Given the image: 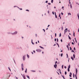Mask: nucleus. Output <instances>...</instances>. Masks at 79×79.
Returning <instances> with one entry per match:
<instances>
[{"mask_svg": "<svg viewBox=\"0 0 79 79\" xmlns=\"http://www.w3.org/2000/svg\"><path fill=\"white\" fill-rule=\"evenodd\" d=\"M36 52H41V50H40V49H37L36 50Z\"/></svg>", "mask_w": 79, "mask_h": 79, "instance_id": "1", "label": "nucleus"}, {"mask_svg": "<svg viewBox=\"0 0 79 79\" xmlns=\"http://www.w3.org/2000/svg\"><path fill=\"white\" fill-rule=\"evenodd\" d=\"M22 76L24 78V79H26V77H25V76H24V75H23L22 74Z\"/></svg>", "mask_w": 79, "mask_h": 79, "instance_id": "2", "label": "nucleus"}, {"mask_svg": "<svg viewBox=\"0 0 79 79\" xmlns=\"http://www.w3.org/2000/svg\"><path fill=\"white\" fill-rule=\"evenodd\" d=\"M54 67L55 68H56V67H57V65L56 64L54 65Z\"/></svg>", "mask_w": 79, "mask_h": 79, "instance_id": "3", "label": "nucleus"}, {"mask_svg": "<svg viewBox=\"0 0 79 79\" xmlns=\"http://www.w3.org/2000/svg\"><path fill=\"white\" fill-rule=\"evenodd\" d=\"M67 31H68V28H66V29L64 30V33H65V32H66Z\"/></svg>", "mask_w": 79, "mask_h": 79, "instance_id": "4", "label": "nucleus"}, {"mask_svg": "<svg viewBox=\"0 0 79 79\" xmlns=\"http://www.w3.org/2000/svg\"><path fill=\"white\" fill-rule=\"evenodd\" d=\"M23 60H24H24H25V56H23Z\"/></svg>", "mask_w": 79, "mask_h": 79, "instance_id": "5", "label": "nucleus"}, {"mask_svg": "<svg viewBox=\"0 0 79 79\" xmlns=\"http://www.w3.org/2000/svg\"><path fill=\"white\" fill-rule=\"evenodd\" d=\"M40 48H42V49H44V48L43 47H42L41 46H40Z\"/></svg>", "mask_w": 79, "mask_h": 79, "instance_id": "6", "label": "nucleus"}, {"mask_svg": "<svg viewBox=\"0 0 79 79\" xmlns=\"http://www.w3.org/2000/svg\"><path fill=\"white\" fill-rule=\"evenodd\" d=\"M23 66H24V65H23V64H21L22 68H23Z\"/></svg>", "mask_w": 79, "mask_h": 79, "instance_id": "7", "label": "nucleus"}, {"mask_svg": "<svg viewBox=\"0 0 79 79\" xmlns=\"http://www.w3.org/2000/svg\"><path fill=\"white\" fill-rule=\"evenodd\" d=\"M68 36L69 37V39L70 40H71V37H70V36H69V35H68Z\"/></svg>", "mask_w": 79, "mask_h": 79, "instance_id": "8", "label": "nucleus"}, {"mask_svg": "<svg viewBox=\"0 0 79 79\" xmlns=\"http://www.w3.org/2000/svg\"><path fill=\"white\" fill-rule=\"evenodd\" d=\"M71 68V66H70V65H69V66L68 68V69H69Z\"/></svg>", "mask_w": 79, "mask_h": 79, "instance_id": "9", "label": "nucleus"}, {"mask_svg": "<svg viewBox=\"0 0 79 79\" xmlns=\"http://www.w3.org/2000/svg\"><path fill=\"white\" fill-rule=\"evenodd\" d=\"M77 69H76V73L77 74Z\"/></svg>", "mask_w": 79, "mask_h": 79, "instance_id": "10", "label": "nucleus"}, {"mask_svg": "<svg viewBox=\"0 0 79 79\" xmlns=\"http://www.w3.org/2000/svg\"><path fill=\"white\" fill-rule=\"evenodd\" d=\"M58 71H60L59 72H60V74H61V70H60V69H58Z\"/></svg>", "mask_w": 79, "mask_h": 79, "instance_id": "11", "label": "nucleus"}, {"mask_svg": "<svg viewBox=\"0 0 79 79\" xmlns=\"http://www.w3.org/2000/svg\"><path fill=\"white\" fill-rule=\"evenodd\" d=\"M73 58H75V55L74 54H73Z\"/></svg>", "mask_w": 79, "mask_h": 79, "instance_id": "12", "label": "nucleus"}, {"mask_svg": "<svg viewBox=\"0 0 79 79\" xmlns=\"http://www.w3.org/2000/svg\"><path fill=\"white\" fill-rule=\"evenodd\" d=\"M27 78H28L29 79H30V78L29 77V76L27 75Z\"/></svg>", "mask_w": 79, "mask_h": 79, "instance_id": "13", "label": "nucleus"}, {"mask_svg": "<svg viewBox=\"0 0 79 79\" xmlns=\"http://www.w3.org/2000/svg\"><path fill=\"white\" fill-rule=\"evenodd\" d=\"M17 33H18V32L17 31H16L14 33V34H17Z\"/></svg>", "mask_w": 79, "mask_h": 79, "instance_id": "14", "label": "nucleus"}, {"mask_svg": "<svg viewBox=\"0 0 79 79\" xmlns=\"http://www.w3.org/2000/svg\"><path fill=\"white\" fill-rule=\"evenodd\" d=\"M71 59H72V60H74V59H73V56H72L71 57Z\"/></svg>", "mask_w": 79, "mask_h": 79, "instance_id": "15", "label": "nucleus"}, {"mask_svg": "<svg viewBox=\"0 0 79 79\" xmlns=\"http://www.w3.org/2000/svg\"><path fill=\"white\" fill-rule=\"evenodd\" d=\"M73 36L74 37V36H75V33H74V31H73Z\"/></svg>", "mask_w": 79, "mask_h": 79, "instance_id": "16", "label": "nucleus"}, {"mask_svg": "<svg viewBox=\"0 0 79 79\" xmlns=\"http://www.w3.org/2000/svg\"><path fill=\"white\" fill-rule=\"evenodd\" d=\"M25 73H27V69H26L25 70Z\"/></svg>", "mask_w": 79, "mask_h": 79, "instance_id": "17", "label": "nucleus"}, {"mask_svg": "<svg viewBox=\"0 0 79 79\" xmlns=\"http://www.w3.org/2000/svg\"><path fill=\"white\" fill-rule=\"evenodd\" d=\"M27 56L28 58H29V56L28 54H27Z\"/></svg>", "mask_w": 79, "mask_h": 79, "instance_id": "18", "label": "nucleus"}, {"mask_svg": "<svg viewBox=\"0 0 79 79\" xmlns=\"http://www.w3.org/2000/svg\"><path fill=\"white\" fill-rule=\"evenodd\" d=\"M31 43H32V44H33V45H34V44L33 43V42H32V40H31Z\"/></svg>", "mask_w": 79, "mask_h": 79, "instance_id": "19", "label": "nucleus"}, {"mask_svg": "<svg viewBox=\"0 0 79 79\" xmlns=\"http://www.w3.org/2000/svg\"><path fill=\"white\" fill-rule=\"evenodd\" d=\"M67 74V73L65 71V75H66Z\"/></svg>", "mask_w": 79, "mask_h": 79, "instance_id": "20", "label": "nucleus"}, {"mask_svg": "<svg viewBox=\"0 0 79 79\" xmlns=\"http://www.w3.org/2000/svg\"><path fill=\"white\" fill-rule=\"evenodd\" d=\"M61 36V33H60L59 35V37H60Z\"/></svg>", "mask_w": 79, "mask_h": 79, "instance_id": "21", "label": "nucleus"}, {"mask_svg": "<svg viewBox=\"0 0 79 79\" xmlns=\"http://www.w3.org/2000/svg\"><path fill=\"white\" fill-rule=\"evenodd\" d=\"M53 2V0H51V3H52Z\"/></svg>", "mask_w": 79, "mask_h": 79, "instance_id": "22", "label": "nucleus"}, {"mask_svg": "<svg viewBox=\"0 0 79 79\" xmlns=\"http://www.w3.org/2000/svg\"><path fill=\"white\" fill-rule=\"evenodd\" d=\"M70 8H72V5H71V4H70Z\"/></svg>", "mask_w": 79, "mask_h": 79, "instance_id": "23", "label": "nucleus"}, {"mask_svg": "<svg viewBox=\"0 0 79 79\" xmlns=\"http://www.w3.org/2000/svg\"><path fill=\"white\" fill-rule=\"evenodd\" d=\"M22 71H23V70H24V69L23 68V67H22Z\"/></svg>", "mask_w": 79, "mask_h": 79, "instance_id": "24", "label": "nucleus"}, {"mask_svg": "<svg viewBox=\"0 0 79 79\" xmlns=\"http://www.w3.org/2000/svg\"><path fill=\"white\" fill-rule=\"evenodd\" d=\"M68 72H69V69H68Z\"/></svg>", "mask_w": 79, "mask_h": 79, "instance_id": "25", "label": "nucleus"}, {"mask_svg": "<svg viewBox=\"0 0 79 79\" xmlns=\"http://www.w3.org/2000/svg\"><path fill=\"white\" fill-rule=\"evenodd\" d=\"M68 15H71V13H68Z\"/></svg>", "mask_w": 79, "mask_h": 79, "instance_id": "26", "label": "nucleus"}, {"mask_svg": "<svg viewBox=\"0 0 79 79\" xmlns=\"http://www.w3.org/2000/svg\"><path fill=\"white\" fill-rule=\"evenodd\" d=\"M63 10H64V6H62V9H63Z\"/></svg>", "mask_w": 79, "mask_h": 79, "instance_id": "27", "label": "nucleus"}, {"mask_svg": "<svg viewBox=\"0 0 79 79\" xmlns=\"http://www.w3.org/2000/svg\"><path fill=\"white\" fill-rule=\"evenodd\" d=\"M70 50H72V48H71V47H70Z\"/></svg>", "mask_w": 79, "mask_h": 79, "instance_id": "28", "label": "nucleus"}, {"mask_svg": "<svg viewBox=\"0 0 79 79\" xmlns=\"http://www.w3.org/2000/svg\"><path fill=\"white\" fill-rule=\"evenodd\" d=\"M61 57L63 56V53L61 54Z\"/></svg>", "mask_w": 79, "mask_h": 79, "instance_id": "29", "label": "nucleus"}, {"mask_svg": "<svg viewBox=\"0 0 79 79\" xmlns=\"http://www.w3.org/2000/svg\"><path fill=\"white\" fill-rule=\"evenodd\" d=\"M55 18H57V15H55Z\"/></svg>", "mask_w": 79, "mask_h": 79, "instance_id": "30", "label": "nucleus"}, {"mask_svg": "<svg viewBox=\"0 0 79 79\" xmlns=\"http://www.w3.org/2000/svg\"><path fill=\"white\" fill-rule=\"evenodd\" d=\"M48 5H51V3H48Z\"/></svg>", "mask_w": 79, "mask_h": 79, "instance_id": "31", "label": "nucleus"}, {"mask_svg": "<svg viewBox=\"0 0 79 79\" xmlns=\"http://www.w3.org/2000/svg\"><path fill=\"white\" fill-rule=\"evenodd\" d=\"M72 52H74V50H72Z\"/></svg>", "mask_w": 79, "mask_h": 79, "instance_id": "32", "label": "nucleus"}, {"mask_svg": "<svg viewBox=\"0 0 79 79\" xmlns=\"http://www.w3.org/2000/svg\"><path fill=\"white\" fill-rule=\"evenodd\" d=\"M67 58H68V54H67Z\"/></svg>", "mask_w": 79, "mask_h": 79, "instance_id": "33", "label": "nucleus"}, {"mask_svg": "<svg viewBox=\"0 0 79 79\" xmlns=\"http://www.w3.org/2000/svg\"><path fill=\"white\" fill-rule=\"evenodd\" d=\"M73 77L74 78V73H73Z\"/></svg>", "mask_w": 79, "mask_h": 79, "instance_id": "34", "label": "nucleus"}, {"mask_svg": "<svg viewBox=\"0 0 79 79\" xmlns=\"http://www.w3.org/2000/svg\"><path fill=\"white\" fill-rule=\"evenodd\" d=\"M74 50L75 51H76V48H74Z\"/></svg>", "mask_w": 79, "mask_h": 79, "instance_id": "35", "label": "nucleus"}, {"mask_svg": "<svg viewBox=\"0 0 79 79\" xmlns=\"http://www.w3.org/2000/svg\"><path fill=\"white\" fill-rule=\"evenodd\" d=\"M55 37H56V33L55 34Z\"/></svg>", "mask_w": 79, "mask_h": 79, "instance_id": "36", "label": "nucleus"}, {"mask_svg": "<svg viewBox=\"0 0 79 79\" xmlns=\"http://www.w3.org/2000/svg\"><path fill=\"white\" fill-rule=\"evenodd\" d=\"M60 41H61V42H63V40H62V39H61V40H60Z\"/></svg>", "mask_w": 79, "mask_h": 79, "instance_id": "37", "label": "nucleus"}, {"mask_svg": "<svg viewBox=\"0 0 79 79\" xmlns=\"http://www.w3.org/2000/svg\"><path fill=\"white\" fill-rule=\"evenodd\" d=\"M57 41L58 42V38L57 39Z\"/></svg>", "mask_w": 79, "mask_h": 79, "instance_id": "38", "label": "nucleus"}, {"mask_svg": "<svg viewBox=\"0 0 79 79\" xmlns=\"http://www.w3.org/2000/svg\"><path fill=\"white\" fill-rule=\"evenodd\" d=\"M72 45H74V43L73 42H72Z\"/></svg>", "mask_w": 79, "mask_h": 79, "instance_id": "39", "label": "nucleus"}, {"mask_svg": "<svg viewBox=\"0 0 79 79\" xmlns=\"http://www.w3.org/2000/svg\"><path fill=\"white\" fill-rule=\"evenodd\" d=\"M62 69H63V65H62Z\"/></svg>", "mask_w": 79, "mask_h": 79, "instance_id": "40", "label": "nucleus"}, {"mask_svg": "<svg viewBox=\"0 0 79 79\" xmlns=\"http://www.w3.org/2000/svg\"><path fill=\"white\" fill-rule=\"evenodd\" d=\"M75 42L76 43H77V40H75Z\"/></svg>", "mask_w": 79, "mask_h": 79, "instance_id": "41", "label": "nucleus"}, {"mask_svg": "<svg viewBox=\"0 0 79 79\" xmlns=\"http://www.w3.org/2000/svg\"><path fill=\"white\" fill-rule=\"evenodd\" d=\"M52 13L53 15H54V12H53V11L52 12Z\"/></svg>", "mask_w": 79, "mask_h": 79, "instance_id": "42", "label": "nucleus"}, {"mask_svg": "<svg viewBox=\"0 0 79 79\" xmlns=\"http://www.w3.org/2000/svg\"><path fill=\"white\" fill-rule=\"evenodd\" d=\"M26 11H29V10H26Z\"/></svg>", "mask_w": 79, "mask_h": 79, "instance_id": "43", "label": "nucleus"}, {"mask_svg": "<svg viewBox=\"0 0 79 79\" xmlns=\"http://www.w3.org/2000/svg\"><path fill=\"white\" fill-rule=\"evenodd\" d=\"M64 68H65V69H66V66H65Z\"/></svg>", "mask_w": 79, "mask_h": 79, "instance_id": "44", "label": "nucleus"}, {"mask_svg": "<svg viewBox=\"0 0 79 79\" xmlns=\"http://www.w3.org/2000/svg\"><path fill=\"white\" fill-rule=\"evenodd\" d=\"M43 31H44V32H45V30L44 29H43Z\"/></svg>", "mask_w": 79, "mask_h": 79, "instance_id": "45", "label": "nucleus"}, {"mask_svg": "<svg viewBox=\"0 0 79 79\" xmlns=\"http://www.w3.org/2000/svg\"><path fill=\"white\" fill-rule=\"evenodd\" d=\"M61 14L62 15H63V13L62 12V13H61Z\"/></svg>", "mask_w": 79, "mask_h": 79, "instance_id": "46", "label": "nucleus"}, {"mask_svg": "<svg viewBox=\"0 0 79 79\" xmlns=\"http://www.w3.org/2000/svg\"><path fill=\"white\" fill-rule=\"evenodd\" d=\"M56 41V39H55V41Z\"/></svg>", "mask_w": 79, "mask_h": 79, "instance_id": "47", "label": "nucleus"}, {"mask_svg": "<svg viewBox=\"0 0 79 79\" xmlns=\"http://www.w3.org/2000/svg\"><path fill=\"white\" fill-rule=\"evenodd\" d=\"M69 76H70V77H71V75L70 74L69 75Z\"/></svg>", "mask_w": 79, "mask_h": 79, "instance_id": "48", "label": "nucleus"}, {"mask_svg": "<svg viewBox=\"0 0 79 79\" xmlns=\"http://www.w3.org/2000/svg\"><path fill=\"white\" fill-rule=\"evenodd\" d=\"M56 63H57V61H56V62L55 63V64H56Z\"/></svg>", "mask_w": 79, "mask_h": 79, "instance_id": "49", "label": "nucleus"}, {"mask_svg": "<svg viewBox=\"0 0 79 79\" xmlns=\"http://www.w3.org/2000/svg\"><path fill=\"white\" fill-rule=\"evenodd\" d=\"M54 13H55V16L56 15V12H55Z\"/></svg>", "mask_w": 79, "mask_h": 79, "instance_id": "50", "label": "nucleus"}, {"mask_svg": "<svg viewBox=\"0 0 79 79\" xmlns=\"http://www.w3.org/2000/svg\"><path fill=\"white\" fill-rule=\"evenodd\" d=\"M8 69H9V70H10V71H11V70L10 69V67H9V68H8Z\"/></svg>", "mask_w": 79, "mask_h": 79, "instance_id": "51", "label": "nucleus"}, {"mask_svg": "<svg viewBox=\"0 0 79 79\" xmlns=\"http://www.w3.org/2000/svg\"><path fill=\"white\" fill-rule=\"evenodd\" d=\"M46 3H48V1H46Z\"/></svg>", "mask_w": 79, "mask_h": 79, "instance_id": "52", "label": "nucleus"}, {"mask_svg": "<svg viewBox=\"0 0 79 79\" xmlns=\"http://www.w3.org/2000/svg\"><path fill=\"white\" fill-rule=\"evenodd\" d=\"M62 77L64 78V79H65V78H64V76H62Z\"/></svg>", "mask_w": 79, "mask_h": 79, "instance_id": "53", "label": "nucleus"}, {"mask_svg": "<svg viewBox=\"0 0 79 79\" xmlns=\"http://www.w3.org/2000/svg\"><path fill=\"white\" fill-rule=\"evenodd\" d=\"M33 52L34 53H35V51H33Z\"/></svg>", "mask_w": 79, "mask_h": 79, "instance_id": "54", "label": "nucleus"}, {"mask_svg": "<svg viewBox=\"0 0 79 79\" xmlns=\"http://www.w3.org/2000/svg\"><path fill=\"white\" fill-rule=\"evenodd\" d=\"M59 17H60V14H59Z\"/></svg>", "mask_w": 79, "mask_h": 79, "instance_id": "55", "label": "nucleus"}, {"mask_svg": "<svg viewBox=\"0 0 79 79\" xmlns=\"http://www.w3.org/2000/svg\"><path fill=\"white\" fill-rule=\"evenodd\" d=\"M49 26H50V25H48V27H49Z\"/></svg>", "mask_w": 79, "mask_h": 79, "instance_id": "56", "label": "nucleus"}, {"mask_svg": "<svg viewBox=\"0 0 79 79\" xmlns=\"http://www.w3.org/2000/svg\"><path fill=\"white\" fill-rule=\"evenodd\" d=\"M70 73V74L71 75H72V73Z\"/></svg>", "mask_w": 79, "mask_h": 79, "instance_id": "57", "label": "nucleus"}, {"mask_svg": "<svg viewBox=\"0 0 79 79\" xmlns=\"http://www.w3.org/2000/svg\"><path fill=\"white\" fill-rule=\"evenodd\" d=\"M57 73H58V74L59 75H60V73H58V72H57Z\"/></svg>", "mask_w": 79, "mask_h": 79, "instance_id": "58", "label": "nucleus"}, {"mask_svg": "<svg viewBox=\"0 0 79 79\" xmlns=\"http://www.w3.org/2000/svg\"><path fill=\"white\" fill-rule=\"evenodd\" d=\"M15 77L16 78V79H18V77Z\"/></svg>", "mask_w": 79, "mask_h": 79, "instance_id": "59", "label": "nucleus"}, {"mask_svg": "<svg viewBox=\"0 0 79 79\" xmlns=\"http://www.w3.org/2000/svg\"><path fill=\"white\" fill-rule=\"evenodd\" d=\"M20 10H23L22 9H20Z\"/></svg>", "mask_w": 79, "mask_h": 79, "instance_id": "60", "label": "nucleus"}, {"mask_svg": "<svg viewBox=\"0 0 79 79\" xmlns=\"http://www.w3.org/2000/svg\"><path fill=\"white\" fill-rule=\"evenodd\" d=\"M31 53H32V54H34V53H33V52H31Z\"/></svg>", "mask_w": 79, "mask_h": 79, "instance_id": "61", "label": "nucleus"}, {"mask_svg": "<svg viewBox=\"0 0 79 79\" xmlns=\"http://www.w3.org/2000/svg\"><path fill=\"white\" fill-rule=\"evenodd\" d=\"M49 10H48V13H49Z\"/></svg>", "mask_w": 79, "mask_h": 79, "instance_id": "62", "label": "nucleus"}, {"mask_svg": "<svg viewBox=\"0 0 79 79\" xmlns=\"http://www.w3.org/2000/svg\"><path fill=\"white\" fill-rule=\"evenodd\" d=\"M35 43H36V44H37V42H36Z\"/></svg>", "mask_w": 79, "mask_h": 79, "instance_id": "63", "label": "nucleus"}, {"mask_svg": "<svg viewBox=\"0 0 79 79\" xmlns=\"http://www.w3.org/2000/svg\"><path fill=\"white\" fill-rule=\"evenodd\" d=\"M79 32V28H78V32Z\"/></svg>", "mask_w": 79, "mask_h": 79, "instance_id": "64", "label": "nucleus"}]
</instances>
